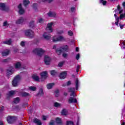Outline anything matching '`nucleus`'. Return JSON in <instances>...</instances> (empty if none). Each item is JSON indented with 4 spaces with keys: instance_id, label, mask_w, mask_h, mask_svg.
<instances>
[{
    "instance_id": "48",
    "label": "nucleus",
    "mask_w": 125,
    "mask_h": 125,
    "mask_svg": "<svg viewBox=\"0 0 125 125\" xmlns=\"http://www.w3.org/2000/svg\"><path fill=\"white\" fill-rule=\"evenodd\" d=\"M68 35L69 36H70V37H72V36H73L74 35V33H73V32H68Z\"/></svg>"
},
{
    "instance_id": "17",
    "label": "nucleus",
    "mask_w": 125,
    "mask_h": 125,
    "mask_svg": "<svg viewBox=\"0 0 125 125\" xmlns=\"http://www.w3.org/2000/svg\"><path fill=\"white\" fill-rule=\"evenodd\" d=\"M47 15L49 17H55V16H56V14L53 12H49L47 13Z\"/></svg>"
},
{
    "instance_id": "30",
    "label": "nucleus",
    "mask_w": 125,
    "mask_h": 125,
    "mask_svg": "<svg viewBox=\"0 0 125 125\" xmlns=\"http://www.w3.org/2000/svg\"><path fill=\"white\" fill-rule=\"evenodd\" d=\"M14 94H15V91L12 90L10 91L7 95H8V96H12L13 95H14Z\"/></svg>"
},
{
    "instance_id": "41",
    "label": "nucleus",
    "mask_w": 125,
    "mask_h": 125,
    "mask_svg": "<svg viewBox=\"0 0 125 125\" xmlns=\"http://www.w3.org/2000/svg\"><path fill=\"white\" fill-rule=\"evenodd\" d=\"M80 69H81V66H80V65H77V68H76L77 73H79V71H80Z\"/></svg>"
},
{
    "instance_id": "39",
    "label": "nucleus",
    "mask_w": 125,
    "mask_h": 125,
    "mask_svg": "<svg viewBox=\"0 0 125 125\" xmlns=\"http://www.w3.org/2000/svg\"><path fill=\"white\" fill-rule=\"evenodd\" d=\"M54 106L56 108H58V107H60V106H61V104L57 102H56L54 103Z\"/></svg>"
},
{
    "instance_id": "64",
    "label": "nucleus",
    "mask_w": 125,
    "mask_h": 125,
    "mask_svg": "<svg viewBox=\"0 0 125 125\" xmlns=\"http://www.w3.org/2000/svg\"><path fill=\"white\" fill-rule=\"evenodd\" d=\"M0 125H3V123H2V122H0Z\"/></svg>"
},
{
    "instance_id": "57",
    "label": "nucleus",
    "mask_w": 125,
    "mask_h": 125,
    "mask_svg": "<svg viewBox=\"0 0 125 125\" xmlns=\"http://www.w3.org/2000/svg\"><path fill=\"white\" fill-rule=\"evenodd\" d=\"M42 120H43V121H46V117H45V116L43 115L42 116Z\"/></svg>"
},
{
    "instance_id": "18",
    "label": "nucleus",
    "mask_w": 125,
    "mask_h": 125,
    "mask_svg": "<svg viewBox=\"0 0 125 125\" xmlns=\"http://www.w3.org/2000/svg\"><path fill=\"white\" fill-rule=\"evenodd\" d=\"M43 37L44 38V40H46V41H48L50 39V36L48 35H46V32H44L43 34Z\"/></svg>"
},
{
    "instance_id": "61",
    "label": "nucleus",
    "mask_w": 125,
    "mask_h": 125,
    "mask_svg": "<svg viewBox=\"0 0 125 125\" xmlns=\"http://www.w3.org/2000/svg\"><path fill=\"white\" fill-rule=\"evenodd\" d=\"M117 9L118 10H120V9H121V6H120V5H118L117 6Z\"/></svg>"
},
{
    "instance_id": "58",
    "label": "nucleus",
    "mask_w": 125,
    "mask_h": 125,
    "mask_svg": "<svg viewBox=\"0 0 125 125\" xmlns=\"http://www.w3.org/2000/svg\"><path fill=\"white\" fill-rule=\"evenodd\" d=\"M44 1H48V2H52V1H53V0H43Z\"/></svg>"
},
{
    "instance_id": "7",
    "label": "nucleus",
    "mask_w": 125,
    "mask_h": 125,
    "mask_svg": "<svg viewBox=\"0 0 125 125\" xmlns=\"http://www.w3.org/2000/svg\"><path fill=\"white\" fill-rule=\"evenodd\" d=\"M67 74L68 73L67 71H63L61 73L59 76L60 80H64V79H66Z\"/></svg>"
},
{
    "instance_id": "21",
    "label": "nucleus",
    "mask_w": 125,
    "mask_h": 125,
    "mask_svg": "<svg viewBox=\"0 0 125 125\" xmlns=\"http://www.w3.org/2000/svg\"><path fill=\"white\" fill-rule=\"evenodd\" d=\"M54 84V83H49L47 84L46 87L48 89H51V88H52Z\"/></svg>"
},
{
    "instance_id": "15",
    "label": "nucleus",
    "mask_w": 125,
    "mask_h": 125,
    "mask_svg": "<svg viewBox=\"0 0 125 125\" xmlns=\"http://www.w3.org/2000/svg\"><path fill=\"white\" fill-rule=\"evenodd\" d=\"M32 78L35 81V82H40V77L37 74H33L32 76Z\"/></svg>"
},
{
    "instance_id": "49",
    "label": "nucleus",
    "mask_w": 125,
    "mask_h": 125,
    "mask_svg": "<svg viewBox=\"0 0 125 125\" xmlns=\"http://www.w3.org/2000/svg\"><path fill=\"white\" fill-rule=\"evenodd\" d=\"M71 12H75V11H76V8L75 7H71Z\"/></svg>"
},
{
    "instance_id": "36",
    "label": "nucleus",
    "mask_w": 125,
    "mask_h": 125,
    "mask_svg": "<svg viewBox=\"0 0 125 125\" xmlns=\"http://www.w3.org/2000/svg\"><path fill=\"white\" fill-rule=\"evenodd\" d=\"M29 89L30 90H32V91H36V90H37V87H35V86H31L29 87Z\"/></svg>"
},
{
    "instance_id": "5",
    "label": "nucleus",
    "mask_w": 125,
    "mask_h": 125,
    "mask_svg": "<svg viewBox=\"0 0 125 125\" xmlns=\"http://www.w3.org/2000/svg\"><path fill=\"white\" fill-rule=\"evenodd\" d=\"M51 61V58L47 55H45L44 57V62L45 65H49L50 62Z\"/></svg>"
},
{
    "instance_id": "13",
    "label": "nucleus",
    "mask_w": 125,
    "mask_h": 125,
    "mask_svg": "<svg viewBox=\"0 0 125 125\" xmlns=\"http://www.w3.org/2000/svg\"><path fill=\"white\" fill-rule=\"evenodd\" d=\"M62 41H66V40L64 39V37L61 36L57 38L56 39H53V42H62Z\"/></svg>"
},
{
    "instance_id": "47",
    "label": "nucleus",
    "mask_w": 125,
    "mask_h": 125,
    "mask_svg": "<svg viewBox=\"0 0 125 125\" xmlns=\"http://www.w3.org/2000/svg\"><path fill=\"white\" fill-rule=\"evenodd\" d=\"M2 62H3V63H6L7 62H8V59H4L2 61Z\"/></svg>"
},
{
    "instance_id": "34",
    "label": "nucleus",
    "mask_w": 125,
    "mask_h": 125,
    "mask_svg": "<svg viewBox=\"0 0 125 125\" xmlns=\"http://www.w3.org/2000/svg\"><path fill=\"white\" fill-rule=\"evenodd\" d=\"M64 63H65V62H64V61L59 62L58 64V67H62L63 65H64Z\"/></svg>"
},
{
    "instance_id": "11",
    "label": "nucleus",
    "mask_w": 125,
    "mask_h": 125,
    "mask_svg": "<svg viewBox=\"0 0 125 125\" xmlns=\"http://www.w3.org/2000/svg\"><path fill=\"white\" fill-rule=\"evenodd\" d=\"M53 25V22H50L47 24V27L46 29L47 31H50V32H52L53 29H52V25Z\"/></svg>"
},
{
    "instance_id": "51",
    "label": "nucleus",
    "mask_w": 125,
    "mask_h": 125,
    "mask_svg": "<svg viewBox=\"0 0 125 125\" xmlns=\"http://www.w3.org/2000/svg\"><path fill=\"white\" fill-rule=\"evenodd\" d=\"M55 93H56L57 95H55V96H56V97H57V96H58V93H59V90H56L55 91Z\"/></svg>"
},
{
    "instance_id": "2",
    "label": "nucleus",
    "mask_w": 125,
    "mask_h": 125,
    "mask_svg": "<svg viewBox=\"0 0 125 125\" xmlns=\"http://www.w3.org/2000/svg\"><path fill=\"white\" fill-rule=\"evenodd\" d=\"M21 80L20 75H17L12 81V85L13 86H17L19 81Z\"/></svg>"
},
{
    "instance_id": "38",
    "label": "nucleus",
    "mask_w": 125,
    "mask_h": 125,
    "mask_svg": "<svg viewBox=\"0 0 125 125\" xmlns=\"http://www.w3.org/2000/svg\"><path fill=\"white\" fill-rule=\"evenodd\" d=\"M9 24L7 22V21H5L3 22V27H8Z\"/></svg>"
},
{
    "instance_id": "43",
    "label": "nucleus",
    "mask_w": 125,
    "mask_h": 125,
    "mask_svg": "<svg viewBox=\"0 0 125 125\" xmlns=\"http://www.w3.org/2000/svg\"><path fill=\"white\" fill-rule=\"evenodd\" d=\"M49 125H54V120H51L49 123Z\"/></svg>"
},
{
    "instance_id": "46",
    "label": "nucleus",
    "mask_w": 125,
    "mask_h": 125,
    "mask_svg": "<svg viewBox=\"0 0 125 125\" xmlns=\"http://www.w3.org/2000/svg\"><path fill=\"white\" fill-rule=\"evenodd\" d=\"M43 22H44V20H43V19H40L39 20V23H43Z\"/></svg>"
},
{
    "instance_id": "42",
    "label": "nucleus",
    "mask_w": 125,
    "mask_h": 125,
    "mask_svg": "<svg viewBox=\"0 0 125 125\" xmlns=\"http://www.w3.org/2000/svg\"><path fill=\"white\" fill-rule=\"evenodd\" d=\"M25 44H26V43L24 41H22L21 42V46H22V47H24L25 46Z\"/></svg>"
},
{
    "instance_id": "35",
    "label": "nucleus",
    "mask_w": 125,
    "mask_h": 125,
    "mask_svg": "<svg viewBox=\"0 0 125 125\" xmlns=\"http://www.w3.org/2000/svg\"><path fill=\"white\" fill-rule=\"evenodd\" d=\"M76 91V89L74 87L68 88V92H74Z\"/></svg>"
},
{
    "instance_id": "44",
    "label": "nucleus",
    "mask_w": 125,
    "mask_h": 125,
    "mask_svg": "<svg viewBox=\"0 0 125 125\" xmlns=\"http://www.w3.org/2000/svg\"><path fill=\"white\" fill-rule=\"evenodd\" d=\"M14 52H15V53H19V49L17 48L14 49Z\"/></svg>"
},
{
    "instance_id": "50",
    "label": "nucleus",
    "mask_w": 125,
    "mask_h": 125,
    "mask_svg": "<svg viewBox=\"0 0 125 125\" xmlns=\"http://www.w3.org/2000/svg\"><path fill=\"white\" fill-rule=\"evenodd\" d=\"M72 83V82H71V81H69L67 82V84L66 85L67 86H69V85H70V84Z\"/></svg>"
},
{
    "instance_id": "25",
    "label": "nucleus",
    "mask_w": 125,
    "mask_h": 125,
    "mask_svg": "<svg viewBox=\"0 0 125 125\" xmlns=\"http://www.w3.org/2000/svg\"><path fill=\"white\" fill-rule=\"evenodd\" d=\"M22 65L21 64V62H18L17 63H16L15 65V67L16 69H19L20 68H21V66Z\"/></svg>"
},
{
    "instance_id": "3",
    "label": "nucleus",
    "mask_w": 125,
    "mask_h": 125,
    "mask_svg": "<svg viewBox=\"0 0 125 125\" xmlns=\"http://www.w3.org/2000/svg\"><path fill=\"white\" fill-rule=\"evenodd\" d=\"M69 47H68V45H65L64 47L62 48V49H57L56 50V52L58 53L59 55H60V54H61L63 51H67Z\"/></svg>"
},
{
    "instance_id": "6",
    "label": "nucleus",
    "mask_w": 125,
    "mask_h": 125,
    "mask_svg": "<svg viewBox=\"0 0 125 125\" xmlns=\"http://www.w3.org/2000/svg\"><path fill=\"white\" fill-rule=\"evenodd\" d=\"M25 35L29 39H33L35 37V32H25Z\"/></svg>"
},
{
    "instance_id": "31",
    "label": "nucleus",
    "mask_w": 125,
    "mask_h": 125,
    "mask_svg": "<svg viewBox=\"0 0 125 125\" xmlns=\"http://www.w3.org/2000/svg\"><path fill=\"white\" fill-rule=\"evenodd\" d=\"M62 115L63 116H66L67 115V110L65 108H63L62 111Z\"/></svg>"
},
{
    "instance_id": "8",
    "label": "nucleus",
    "mask_w": 125,
    "mask_h": 125,
    "mask_svg": "<svg viewBox=\"0 0 125 125\" xmlns=\"http://www.w3.org/2000/svg\"><path fill=\"white\" fill-rule=\"evenodd\" d=\"M25 21H26V19L23 17H21L16 21V24H18V25H19L20 24H23V23H24V22H25Z\"/></svg>"
},
{
    "instance_id": "4",
    "label": "nucleus",
    "mask_w": 125,
    "mask_h": 125,
    "mask_svg": "<svg viewBox=\"0 0 125 125\" xmlns=\"http://www.w3.org/2000/svg\"><path fill=\"white\" fill-rule=\"evenodd\" d=\"M16 121V118L14 116H9L7 118V122L8 124L12 125Z\"/></svg>"
},
{
    "instance_id": "26",
    "label": "nucleus",
    "mask_w": 125,
    "mask_h": 125,
    "mask_svg": "<svg viewBox=\"0 0 125 125\" xmlns=\"http://www.w3.org/2000/svg\"><path fill=\"white\" fill-rule=\"evenodd\" d=\"M21 96L22 97H28V96H30V93L26 92H22L21 93Z\"/></svg>"
},
{
    "instance_id": "12",
    "label": "nucleus",
    "mask_w": 125,
    "mask_h": 125,
    "mask_svg": "<svg viewBox=\"0 0 125 125\" xmlns=\"http://www.w3.org/2000/svg\"><path fill=\"white\" fill-rule=\"evenodd\" d=\"M42 79L46 80L47 79V71H44L41 73L40 74Z\"/></svg>"
},
{
    "instance_id": "56",
    "label": "nucleus",
    "mask_w": 125,
    "mask_h": 125,
    "mask_svg": "<svg viewBox=\"0 0 125 125\" xmlns=\"http://www.w3.org/2000/svg\"><path fill=\"white\" fill-rule=\"evenodd\" d=\"M122 44H123V45H124V46L123 47H122V48H123L124 49H125V42H123V43H122Z\"/></svg>"
},
{
    "instance_id": "59",
    "label": "nucleus",
    "mask_w": 125,
    "mask_h": 125,
    "mask_svg": "<svg viewBox=\"0 0 125 125\" xmlns=\"http://www.w3.org/2000/svg\"><path fill=\"white\" fill-rule=\"evenodd\" d=\"M118 11H119V14H121V13H123V11H124V10L120 9V10H118Z\"/></svg>"
},
{
    "instance_id": "40",
    "label": "nucleus",
    "mask_w": 125,
    "mask_h": 125,
    "mask_svg": "<svg viewBox=\"0 0 125 125\" xmlns=\"http://www.w3.org/2000/svg\"><path fill=\"white\" fill-rule=\"evenodd\" d=\"M100 3H103V5H106V3H107V1L104 0H100Z\"/></svg>"
},
{
    "instance_id": "1",
    "label": "nucleus",
    "mask_w": 125,
    "mask_h": 125,
    "mask_svg": "<svg viewBox=\"0 0 125 125\" xmlns=\"http://www.w3.org/2000/svg\"><path fill=\"white\" fill-rule=\"evenodd\" d=\"M34 53H36L38 56L42 57V56L44 53V50L42 48H37L33 50Z\"/></svg>"
},
{
    "instance_id": "62",
    "label": "nucleus",
    "mask_w": 125,
    "mask_h": 125,
    "mask_svg": "<svg viewBox=\"0 0 125 125\" xmlns=\"http://www.w3.org/2000/svg\"><path fill=\"white\" fill-rule=\"evenodd\" d=\"M53 49H56V45H53Z\"/></svg>"
},
{
    "instance_id": "23",
    "label": "nucleus",
    "mask_w": 125,
    "mask_h": 125,
    "mask_svg": "<svg viewBox=\"0 0 125 125\" xmlns=\"http://www.w3.org/2000/svg\"><path fill=\"white\" fill-rule=\"evenodd\" d=\"M33 122L35 124H37L38 125H42V122H41V120H40L37 118H35Z\"/></svg>"
},
{
    "instance_id": "32",
    "label": "nucleus",
    "mask_w": 125,
    "mask_h": 125,
    "mask_svg": "<svg viewBox=\"0 0 125 125\" xmlns=\"http://www.w3.org/2000/svg\"><path fill=\"white\" fill-rule=\"evenodd\" d=\"M30 3V1L29 0H23V5L24 6H27L28 4Z\"/></svg>"
},
{
    "instance_id": "60",
    "label": "nucleus",
    "mask_w": 125,
    "mask_h": 125,
    "mask_svg": "<svg viewBox=\"0 0 125 125\" xmlns=\"http://www.w3.org/2000/svg\"><path fill=\"white\" fill-rule=\"evenodd\" d=\"M63 95H64V96H68V93L66 92H64L63 93Z\"/></svg>"
},
{
    "instance_id": "52",
    "label": "nucleus",
    "mask_w": 125,
    "mask_h": 125,
    "mask_svg": "<svg viewBox=\"0 0 125 125\" xmlns=\"http://www.w3.org/2000/svg\"><path fill=\"white\" fill-rule=\"evenodd\" d=\"M125 14H121V15H120V19H121V20L123 19V18H124V17H125Z\"/></svg>"
},
{
    "instance_id": "53",
    "label": "nucleus",
    "mask_w": 125,
    "mask_h": 125,
    "mask_svg": "<svg viewBox=\"0 0 125 125\" xmlns=\"http://www.w3.org/2000/svg\"><path fill=\"white\" fill-rule=\"evenodd\" d=\"M76 58L77 60H79V59H80V54H78L76 55Z\"/></svg>"
},
{
    "instance_id": "29",
    "label": "nucleus",
    "mask_w": 125,
    "mask_h": 125,
    "mask_svg": "<svg viewBox=\"0 0 125 125\" xmlns=\"http://www.w3.org/2000/svg\"><path fill=\"white\" fill-rule=\"evenodd\" d=\"M76 89H79V79L77 78L75 82Z\"/></svg>"
},
{
    "instance_id": "45",
    "label": "nucleus",
    "mask_w": 125,
    "mask_h": 125,
    "mask_svg": "<svg viewBox=\"0 0 125 125\" xmlns=\"http://www.w3.org/2000/svg\"><path fill=\"white\" fill-rule=\"evenodd\" d=\"M70 96H73V97H76V93L75 92H72L70 94Z\"/></svg>"
},
{
    "instance_id": "55",
    "label": "nucleus",
    "mask_w": 125,
    "mask_h": 125,
    "mask_svg": "<svg viewBox=\"0 0 125 125\" xmlns=\"http://www.w3.org/2000/svg\"><path fill=\"white\" fill-rule=\"evenodd\" d=\"M67 56L68 55L66 53L62 54V56L63 57H64V58H66V57H67Z\"/></svg>"
},
{
    "instance_id": "28",
    "label": "nucleus",
    "mask_w": 125,
    "mask_h": 125,
    "mask_svg": "<svg viewBox=\"0 0 125 125\" xmlns=\"http://www.w3.org/2000/svg\"><path fill=\"white\" fill-rule=\"evenodd\" d=\"M13 102L15 103V104H18V103L20 102V98L19 97L15 98Z\"/></svg>"
},
{
    "instance_id": "37",
    "label": "nucleus",
    "mask_w": 125,
    "mask_h": 125,
    "mask_svg": "<svg viewBox=\"0 0 125 125\" xmlns=\"http://www.w3.org/2000/svg\"><path fill=\"white\" fill-rule=\"evenodd\" d=\"M66 125H75L74 122L71 121H66Z\"/></svg>"
},
{
    "instance_id": "54",
    "label": "nucleus",
    "mask_w": 125,
    "mask_h": 125,
    "mask_svg": "<svg viewBox=\"0 0 125 125\" xmlns=\"http://www.w3.org/2000/svg\"><path fill=\"white\" fill-rule=\"evenodd\" d=\"M3 110H4V107L3 106H1L0 109V112H2Z\"/></svg>"
},
{
    "instance_id": "24",
    "label": "nucleus",
    "mask_w": 125,
    "mask_h": 125,
    "mask_svg": "<svg viewBox=\"0 0 125 125\" xmlns=\"http://www.w3.org/2000/svg\"><path fill=\"white\" fill-rule=\"evenodd\" d=\"M50 73L53 77H54L57 75V71L55 70H52L50 71Z\"/></svg>"
},
{
    "instance_id": "63",
    "label": "nucleus",
    "mask_w": 125,
    "mask_h": 125,
    "mask_svg": "<svg viewBox=\"0 0 125 125\" xmlns=\"http://www.w3.org/2000/svg\"><path fill=\"white\" fill-rule=\"evenodd\" d=\"M76 51H77V52H78V51H79V47H77L76 48Z\"/></svg>"
},
{
    "instance_id": "10",
    "label": "nucleus",
    "mask_w": 125,
    "mask_h": 125,
    "mask_svg": "<svg viewBox=\"0 0 125 125\" xmlns=\"http://www.w3.org/2000/svg\"><path fill=\"white\" fill-rule=\"evenodd\" d=\"M18 8L19 9V13L21 15H22L25 13V10L22 8V4H20L18 6Z\"/></svg>"
},
{
    "instance_id": "19",
    "label": "nucleus",
    "mask_w": 125,
    "mask_h": 125,
    "mask_svg": "<svg viewBox=\"0 0 125 125\" xmlns=\"http://www.w3.org/2000/svg\"><path fill=\"white\" fill-rule=\"evenodd\" d=\"M43 94H44L43 90H42V88H40L38 93L37 94V96H39V95H40V96H43Z\"/></svg>"
},
{
    "instance_id": "14",
    "label": "nucleus",
    "mask_w": 125,
    "mask_h": 125,
    "mask_svg": "<svg viewBox=\"0 0 125 125\" xmlns=\"http://www.w3.org/2000/svg\"><path fill=\"white\" fill-rule=\"evenodd\" d=\"M68 102L70 104L72 103H78V100H77V99H74V98L70 97L68 100Z\"/></svg>"
},
{
    "instance_id": "16",
    "label": "nucleus",
    "mask_w": 125,
    "mask_h": 125,
    "mask_svg": "<svg viewBox=\"0 0 125 125\" xmlns=\"http://www.w3.org/2000/svg\"><path fill=\"white\" fill-rule=\"evenodd\" d=\"M56 123L57 125H62V119L61 118L57 117L56 118Z\"/></svg>"
},
{
    "instance_id": "22",
    "label": "nucleus",
    "mask_w": 125,
    "mask_h": 125,
    "mask_svg": "<svg viewBox=\"0 0 125 125\" xmlns=\"http://www.w3.org/2000/svg\"><path fill=\"white\" fill-rule=\"evenodd\" d=\"M9 52H10V51L9 50H7L6 51H4L1 53L2 56H7L9 54Z\"/></svg>"
},
{
    "instance_id": "20",
    "label": "nucleus",
    "mask_w": 125,
    "mask_h": 125,
    "mask_svg": "<svg viewBox=\"0 0 125 125\" xmlns=\"http://www.w3.org/2000/svg\"><path fill=\"white\" fill-rule=\"evenodd\" d=\"M11 42H12V41H11V39L3 42V43H4V44H8V45H10L11 44Z\"/></svg>"
},
{
    "instance_id": "27",
    "label": "nucleus",
    "mask_w": 125,
    "mask_h": 125,
    "mask_svg": "<svg viewBox=\"0 0 125 125\" xmlns=\"http://www.w3.org/2000/svg\"><path fill=\"white\" fill-rule=\"evenodd\" d=\"M13 74V71L12 70H9V69H7L6 75L7 77H9V76H11Z\"/></svg>"
},
{
    "instance_id": "9",
    "label": "nucleus",
    "mask_w": 125,
    "mask_h": 125,
    "mask_svg": "<svg viewBox=\"0 0 125 125\" xmlns=\"http://www.w3.org/2000/svg\"><path fill=\"white\" fill-rule=\"evenodd\" d=\"M0 8L4 11H8L9 10V7L5 6V4L2 3H0Z\"/></svg>"
},
{
    "instance_id": "33",
    "label": "nucleus",
    "mask_w": 125,
    "mask_h": 125,
    "mask_svg": "<svg viewBox=\"0 0 125 125\" xmlns=\"http://www.w3.org/2000/svg\"><path fill=\"white\" fill-rule=\"evenodd\" d=\"M29 27H30V28H34V27H35V22L34 21H31L30 22Z\"/></svg>"
}]
</instances>
